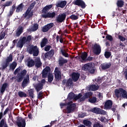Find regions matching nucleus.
I'll return each instance as SVG.
<instances>
[{
    "mask_svg": "<svg viewBox=\"0 0 127 127\" xmlns=\"http://www.w3.org/2000/svg\"><path fill=\"white\" fill-rule=\"evenodd\" d=\"M115 94L118 99H119V98H121V99H127V91L123 88L115 89Z\"/></svg>",
    "mask_w": 127,
    "mask_h": 127,
    "instance_id": "f257e3e1",
    "label": "nucleus"
},
{
    "mask_svg": "<svg viewBox=\"0 0 127 127\" xmlns=\"http://www.w3.org/2000/svg\"><path fill=\"white\" fill-rule=\"evenodd\" d=\"M35 4H36V1H34L30 5V6L27 9L25 14L23 15L24 18H26V17H27V19H29L30 17H32V16H33V12H30V11H31V9H33V8L34 7Z\"/></svg>",
    "mask_w": 127,
    "mask_h": 127,
    "instance_id": "f03ea898",
    "label": "nucleus"
},
{
    "mask_svg": "<svg viewBox=\"0 0 127 127\" xmlns=\"http://www.w3.org/2000/svg\"><path fill=\"white\" fill-rule=\"evenodd\" d=\"M82 69L83 71H87L90 74H94L95 72H96V69L94 68V67H93L92 63L85 64L83 66H82Z\"/></svg>",
    "mask_w": 127,
    "mask_h": 127,
    "instance_id": "7ed1b4c3",
    "label": "nucleus"
},
{
    "mask_svg": "<svg viewBox=\"0 0 127 127\" xmlns=\"http://www.w3.org/2000/svg\"><path fill=\"white\" fill-rule=\"evenodd\" d=\"M29 54H33V56H38L39 49L37 46H32L28 50Z\"/></svg>",
    "mask_w": 127,
    "mask_h": 127,
    "instance_id": "20e7f679",
    "label": "nucleus"
},
{
    "mask_svg": "<svg viewBox=\"0 0 127 127\" xmlns=\"http://www.w3.org/2000/svg\"><path fill=\"white\" fill-rule=\"evenodd\" d=\"M76 104L72 103L71 102H68L67 103V105L66 107V113L67 114H71V113H73L74 111H75V109H76Z\"/></svg>",
    "mask_w": 127,
    "mask_h": 127,
    "instance_id": "39448f33",
    "label": "nucleus"
},
{
    "mask_svg": "<svg viewBox=\"0 0 127 127\" xmlns=\"http://www.w3.org/2000/svg\"><path fill=\"white\" fill-rule=\"evenodd\" d=\"M27 73V71H26V69H24L22 70L20 73H18L16 79L17 82H18V83H20V82H22V80H23V78H24V76L26 75Z\"/></svg>",
    "mask_w": 127,
    "mask_h": 127,
    "instance_id": "423d86ee",
    "label": "nucleus"
},
{
    "mask_svg": "<svg viewBox=\"0 0 127 127\" xmlns=\"http://www.w3.org/2000/svg\"><path fill=\"white\" fill-rule=\"evenodd\" d=\"M92 49L93 51V53L95 55H100L102 51V48L101 46L98 44H95L92 47Z\"/></svg>",
    "mask_w": 127,
    "mask_h": 127,
    "instance_id": "0eeeda50",
    "label": "nucleus"
},
{
    "mask_svg": "<svg viewBox=\"0 0 127 127\" xmlns=\"http://www.w3.org/2000/svg\"><path fill=\"white\" fill-rule=\"evenodd\" d=\"M66 13L64 12L62 14H60L56 18V20L58 23H62L64 21H65L66 19Z\"/></svg>",
    "mask_w": 127,
    "mask_h": 127,
    "instance_id": "6e6552de",
    "label": "nucleus"
},
{
    "mask_svg": "<svg viewBox=\"0 0 127 127\" xmlns=\"http://www.w3.org/2000/svg\"><path fill=\"white\" fill-rule=\"evenodd\" d=\"M55 79L57 82H59L61 80V71L60 69L56 67L55 69Z\"/></svg>",
    "mask_w": 127,
    "mask_h": 127,
    "instance_id": "1a4fd4ad",
    "label": "nucleus"
},
{
    "mask_svg": "<svg viewBox=\"0 0 127 127\" xmlns=\"http://www.w3.org/2000/svg\"><path fill=\"white\" fill-rule=\"evenodd\" d=\"M16 124L17 127H25V126H26V123L25 122V119H24L21 117H19L17 119Z\"/></svg>",
    "mask_w": 127,
    "mask_h": 127,
    "instance_id": "9d476101",
    "label": "nucleus"
},
{
    "mask_svg": "<svg viewBox=\"0 0 127 127\" xmlns=\"http://www.w3.org/2000/svg\"><path fill=\"white\" fill-rule=\"evenodd\" d=\"M12 61V55H9V57L6 59L5 63L2 65V70H4L9 65V63Z\"/></svg>",
    "mask_w": 127,
    "mask_h": 127,
    "instance_id": "9b49d317",
    "label": "nucleus"
},
{
    "mask_svg": "<svg viewBox=\"0 0 127 127\" xmlns=\"http://www.w3.org/2000/svg\"><path fill=\"white\" fill-rule=\"evenodd\" d=\"M91 112L94 114H96V115H103L105 113V110L97 107H94L91 109Z\"/></svg>",
    "mask_w": 127,
    "mask_h": 127,
    "instance_id": "f8f14e48",
    "label": "nucleus"
},
{
    "mask_svg": "<svg viewBox=\"0 0 127 127\" xmlns=\"http://www.w3.org/2000/svg\"><path fill=\"white\" fill-rule=\"evenodd\" d=\"M112 107H113V101L111 100H108L105 102V110H111V109H112Z\"/></svg>",
    "mask_w": 127,
    "mask_h": 127,
    "instance_id": "ddd939ff",
    "label": "nucleus"
},
{
    "mask_svg": "<svg viewBox=\"0 0 127 127\" xmlns=\"http://www.w3.org/2000/svg\"><path fill=\"white\" fill-rule=\"evenodd\" d=\"M53 26H54V23H53L48 24L43 27L42 31H43V32H47V31H48L50 29H51Z\"/></svg>",
    "mask_w": 127,
    "mask_h": 127,
    "instance_id": "4468645a",
    "label": "nucleus"
},
{
    "mask_svg": "<svg viewBox=\"0 0 127 127\" xmlns=\"http://www.w3.org/2000/svg\"><path fill=\"white\" fill-rule=\"evenodd\" d=\"M74 5H78L81 6V8H85L86 7V4L85 2L82 0H76L74 2Z\"/></svg>",
    "mask_w": 127,
    "mask_h": 127,
    "instance_id": "2eb2a0df",
    "label": "nucleus"
},
{
    "mask_svg": "<svg viewBox=\"0 0 127 127\" xmlns=\"http://www.w3.org/2000/svg\"><path fill=\"white\" fill-rule=\"evenodd\" d=\"M25 40H26V37H23L22 38L20 39L17 44V47L22 48L24 44H25Z\"/></svg>",
    "mask_w": 127,
    "mask_h": 127,
    "instance_id": "dca6fc26",
    "label": "nucleus"
},
{
    "mask_svg": "<svg viewBox=\"0 0 127 127\" xmlns=\"http://www.w3.org/2000/svg\"><path fill=\"white\" fill-rule=\"evenodd\" d=\"M51 71V68L49 66H46L45 68L43 70L42 77L43 78H46L49 72Z\"/></svg>",
    "mask_w": 127,
    "mask_h": 127,
    "instance_id": "f3484780",
    "label": "nucleus"
},
{
    "mask_svg": "<svg viewBox=\"0 0 127 127\" xmlns=\"http://www.w3.org/2000/svg\"><path fill=\"white\" fill-rule=\"evenodd\" d=\"M55 15H56L55 12H53L52 13L48 12L46 14L42 15V17L43 18H53V17H55Z\"/></svg>",
    "mask_w": 127,
    "mask_h": 127,
    "instance_id": "a211bd4d",
    "label": "nucleus"
},
{
    "mask_svg": "<svg viewBox=\"0 0 127 127\" xmlns=\"http://www.w3.org/2000/svg\"><path fill=\"white\" fill-rule=\"evenodd\" d=\"M80 78V73L77 72H72L71 74V79L73 82H77Z\"/></svg>",
    "mask_w": 127,
    "mask_h": 127,
    "instance_id": "6ab92c4d",
    "label": "nucleus"
},
{
    "mask_svg": "<svg viewBox=\"0 0 127 127\" xmlns=\"http://www.w3.org/2000/svg\"><path fill=\"white\" fill-rule=\"evenodd\" d=\"M52 6H53L52 4L47 5L45 6L42 10V13H44V14H47L48 11L50 10L51 8H52Z\"/></svg>",
    "mask_w": 127,
    "mask_h": 127,
    "instance_id": "aec40b11",
    "label": "nucleus"
},
{
    "mask_svg": "<svg viewBox=\"0 0 127 127\" xmlns=\"http://www.w3.org/2000/svg\"><path fill=\"white\" fill-rule=\"evenodd\" d=\"M29 75H27L26 78H25L21 84V86L23 88H25L27 86V84L29 83Z\"/></svg>",
    "mask_w": 127,
    "mask_h": 127,
    "instance_id": "412c9836",
    "label": "nucleus"
},
{
    "mask_svg": "<svg viewBox=\"0 0 127 127\" xmlns=\"http://www.w3.org/2000/svg\"><path fill=\"white\" fill-rule=\"evenodd\" d=\"M35 66L36 68H40V67L42 66V63L40 58H37L35 59Z\"/></svg>",
    "mask_w": 127,
    "mask_h": 127,
    "instance_id": "4be33fe9",
    "label": "nucleus"
},
{
    "mask_svg": "<svg viewBox=\"0 0 127 127\" xmlns=\"http://www.w3.org/2000/svg\"><path fill=\"white\" fill-rule=\"evenodd\" d=\"M68 62V60L63 58L61 57L59 60V64L60 67L64 66V64H66Z\"/></svg>",
    "mask_w": 127,
    "mask_h": 127,
    "instance_id": "5701e85b",
    "label": "nucleus"
},
{
    "mask_svg": "<svg viewBox=\"0 0 127 127\" xmlns=\"http://www.w3.org/2000/svg\"><path fill=\"white\" fill-rule=\"evenodd\" d=\"M111 66L112 63H105L101 64V68L102 69V70H107V69H109V68H110Z\"/></svg>",
    "mask_w": 127,
    "mask_h": 127,
    "instance_id": "b1692460",
    "label": "nucleus"
},
{
    "mask_svg": "<svg viewBox=\"0 0 127 127\" xmlns=\"http://www.w3.org/2000/svg\"><path fill=\"white\" fill-rule=\"evenodd\" d=\"M54 56V50H51L50 51L47 52L45 54V58H48L50 57V58H52Z\"/></svg>",
    "mask_w": 127,
    "mask_h": 127,
    "instance_id": "393cba45",
    "label": "nucleus"
},
{
    "mask_svg": "<svg viewBox=\"0 0 127 127\" xmlns=\"http://www.w3.org/2000/svg\"><path fill=\"white\" fill-rule=\"evenodd\" d=\"M36 91L37 92H40L43 89V84H42L41 83H37L34 86Z\"/></svg>",
    "mask_w": 127,
    "mask_h": 127,
    "instance_id": "a878e982",
    "label": "nucleus"
},
{
    "mask_svg": "<svg viewBox=\"0 0 127 127\" xmlns=\"http://www.w3.org/2000/svg\"><path fill=\"white\" fill-rule=\"evenodd\" d=\"M23 32V27L22 26L18 27V28L16 30L15 35L17 37H19V36H20V35Z\"/></svg>",
    "mask_w": 127,
    "mask_h": 127,
    "instance_id": "bb28decb",
    "label": "nucleus"
},
{
    "mask_svg": "<svg viewBox=\"0 0 127 127\" xmlns=\"http://www.w3.org/2000/svg\"><path fill=\"white\" fill-rule=\"evenodd\" d=\"M28 97L30 99L34 98V89L32 88L28 90Z\"/></svg>",
    "mask_w": 127,
    "mask_h": 127,
    "instance_id": "cd10ccee",
    "label": "nucleus"
},
{
    "mask_svg": "<svg viewBox=\"0 0 127 127\" xmlns=\"http://www.w3.org/2000/svg\"><path fill=\"white\" fill-rule=\"evenodd\" d=\"M99 87L98 85V84H97V85L91 84V85L89 86L90 91H98V90H99Z\"/></svg>",
    "mask_w": 127,
    "mask_h": 127,
    "instance_id": "c85d7f7f",
    "label": "nucleus"
},
{
    "mask_svg": "<svg viewBox=\"0 0 127 127\" xmlns=\"http://www.w3.org/2000/svg\"><path fill=\"white\" fill-rule=\"evenodd\" d=\"M87 58H88V53L86 52L82 53L80 56V59L82 61H87Z\"/></svg>",
    "mask_w": 127,
    "mask_h": 127,
    "instance_id": "c756f323",
    "label": "nucleus"
},
{
    "mask_svg": "<svg viewBox=\"0 0 127 127\" xmlns=\"http://www.w3.org/2000/svg\"><path fill=\"white\" fill-rule=\"evenodd\" d=\"M79 16H82V15H80L78 13H76V15L75 14H72L69 16V18L72 20H77L79 18Z\"/></svg>",
    "mask_w": 127,
    "mask_h": 127,
    "instance_id": "7c9ffc66",
    "label": "nucleus"
},
{
    "mask_svg": "<svg viewBox=\"0 0 127 127\" xmlns=\"http://www.w3.org/2000/svg\"><path fill=\"white\" fill-rule=\"evenodd\" d=\"M35 64V61L33 59H28L27 60V66L28 67H33Z\"/></svg>",
    "mask_w": 127,
    "mask_h": 127,
    "instance_id": "2f4dec72",
    "label": "nucleus"
},
{
    "mask_svg": "<svg viewBox=\"0 0 127 127\" xmlns=\"http://www.w3.org/2000/svg\"><path fill=\"white\" fill-rule=\"evenodd\" d=\"M66 4H67V1H66L65 0L61 1V2L58 3L57 6L58 7H61V8H63L65 7V5H66Z\"/></svg>",
    "mask_w": 127,
    "mask_h": 127,
    "instance_id": "473e14b6",
    "label": "nucleus"
},
{
    "mask_svg": "<svg viewBox=\"0 0 127 127\" xmlns=\"http://www.w3.org/2000/svg\"><path fill=\"white\" fill-rule=\"evenodd\" d=\"M83 126L85 127H92V122L89 120H84L83 121Z\"/></svg>",
    "mask_w": 127,
    "mask_h": 127,
    "instance_id": "72a5a7b5",
    "label": "nucleus"
},
{
    "mask_svg": "<svg viewBox=\"0 0 127 127\" xmlns=\"http://www.w3.org/2000/svg\"><path fill=\"white\" fill-rule=\"evenodd\" d=\"M47 42H48V39L44 38L41 42L40 44L41 48H43V47H45L46 44H47Z\"/></svg>",
    "mask_w": 127,
    "mask_h": 127,
    "instance_id": "f704fd0d",
    "label": "nucleus"
},
{
    "mask_svg": "<svg viewBox=\"0 0 127 127\" xmlns=\"http://www.w3.org/2000/svg\"><path fill=\"white\" fill-rule=\"evenodd\" d=\"M16 66H17V63L15 62H13L11 64H10L9 69L12 70L13 71L15 68H16Z\"/></svg>",
    "mask_w": 127,
    "mask_h": 127,
    "instance_id": "c9c22d12",
    "label": "nucleus"
},
{
    "mask_svg": "<svg viewBox=\"0 0 127 127\" xmlns=\"http://www.w3.org/2000/svg\"><path fill=\"white\" fill-rule=\"evenodd\" d=\"M66 86V87H71V86H74V83H73L72 78H69L67 80Z\"/></svg>",
    "mask_w": 127,
    "mask_h": 127,
    "instance_id": "e433bc0d",
    "label": "nucleus"
},
{
    "mask_svg": "<svg viewBox=\"0 0 127 127\" xmlns=\"http://www.w3.org/2000/svg\"><path fill=\"white\" fill-rule=\"evenodd\" d=\"M7 86H8V84L6 82H5L2 84L0 90L1 93H4L5 91V89L7 88Z\"/></svg>",
    "mask_w": 127,
    "mask_h": 127,
    "instance_id": "4c0bfd02",
    "label": "nucleus"
},
{
    "mask_svg": "<svg viewBox=\"0 0 127 127\" xmlns=\"http://www.w3.org/2000/svg\"><path fill=\"white\" fill-rule=\"evenodd\" d=\"M60 52L62 54L63 56H64V57L66 58L69 57V54L66 53V51L65 50V49L61 48L60 49Z\"/></svg>",
    "mask_w": 127,
    "mask_h": 127,
    "instance_id": "58836bf2",
    "label": "nucleus"
},
{
    "mask_svg": "<svg viewBox=\"0 0 127 127\" xmlns=\"http://www.w3.org/2000/svg\"><path fill=\"white\" fill-rule=\"evenodd\" d=\"M18 95L20 98H26V97H27V94L24 93V92L21 91L18 92Z\"/></svg>",
    "mask_w": 127,
    "mask_h": 127,
    "instance_id": "ea45409f",
    "label": "nucleus"
},
{
    "mask_svg": "<svg viewBox=\"0 0 127 127\" xmlns=\"http://www.w3.org/2000/svg\"><path fill=\"white\" fill-rule=\"evenodd\" d=\"M118 7H123L124 4H125V2L123 0H118L117 2Z\"/></svg>",
    "mask_w": 127,
    "mask_h": 127,
    "instance_id": "a19ab883",
    "label": "nucleus"
},
{
    "mask_svg": "<svg viewBox=\"0 0 127 127\" xmlns=\"http://www.w3.org/2000/svg\"><path fill=\"white\" fill-rule=\"evenodd\" d=\"M0 127H7V124L4 119H1L0 122Z\"/></svg>",
    "mask_w": 127,
    "mask_h": 127,
    "instance_id": "79ce46f5",
    "label": "nucleus"
},
{
    "mask_svg": "<svg viewBox=\"0 0 127 127\" xmlns=\"http://www.w3.org/2000/svg\"><path fill=\"white\" fill-rule=\"evenodd\" d=\"M39 26V25H38V24L37 23L34 24L33 26V27L30 29V31H33V32L36 31V30L38 29Z\"/></svg>",
    "mask_w": 127,
    "mask_h": 127,
    "instance_id": "37998d69",
    "label": "nucleus"
},
{
    "mask_svg": "<svg viewBox=\"0 0 127 127\" xmlns=\"http://www.w3.org/2000/svg\"><path fill=\"white\" fill-rule=\"evenodd\" d=\"M53 79H54L53 75L51 73H49L48 75V82H49V83H52Z\"/></svg>",
    "mask_w": 127,
    "mask_h": 127,
    "instance_id": "c03bdc74",
    "label": "nucleus"
},
{
    "mask_svg": "<svg viewBox=\"0 0 127 127\" xmlns=\"http://www.w3.org/2000/svg\"><path fill=\"white\" fill-rule=\"evenodd\" d=\"M22 8H23V4L21 3L19 4L18 5V7L16 8V12H19L20 11H22Z\"/></svg>",
    "mask_w": 127,
    "mask_h": 127,
    "instance_id": "a18cd8bd",
    "label": "nucleus"
},
{
    "mask_svg": "<svg viewBox=\"0 0 127 127\" xmlns=\"http://www.w3.org/2000/svg\"><path fill=\"white\" fill-rule=\"evenodd\" d=\"M75 97V94L73 92H70L68 94L67 96V99L69 100V101H70V100H74V98Z\"/></svg>",
    "mask_w": 127,
    "mask_h": 127,
    "instance_id": "49530a36",
    "label": "nucleus"
},
{
    "mask_svg": "<svg viewBox=\"0 0 127 127\" xmlns=\"http://www.w3.org/2000/svg\"><path fill=\"white\" fill-rule=\"evenodd\" d=\"M88 101L89 103H91V104H95V103H97V98L96 97H93L89 98Z\"/></svg>",
    "mask_w": 127,
    "mask_h": 127,
    "instance_id": "de8ad7c7",
    "label": "nucleus"
},
{
    "mask_svg": "<svg viewBox=\"0 0 127 127\" xmlns=\"http://www.w3.org/2000/svg\"><path fill=\"white\" fill-rule=\"evenodd\" d=\"M111 55L112 53H111V52L106 51L105 52L104 56L107 59H109V58L111 57Z\"/></svg>",
    "mask_w": 127,
    "mask_h": 127,
    "instance_id": "09e8293b",
    "label": "nucleus"
},
{
    "mask_svg": "<svg viewBox=\"0 0 127 127\" xmlns=\"http://www.w3.org/2000/svg\"><path fill=\"white\" fill-rule=\"evenodd\" d=\"M118 39H119L120 42L121 41L124 42V41H126V40H127V39L125 37H124V36L121 35H118Z\"/></svg>",
    "mask_w": 127,
    "mask_h": 127,
    "instance_id": "8fccbe9b",
    "label": "nucleus"
},
{
    "mask_svg": "<svg viewBox=\"0 0 127 127\" xmlns=\"http://www.w3.org/2000/svg\"><path fill=\"white\" fill-rule=\"evenodd\" d=\"M92 92H87L85 93L84 97H85V99H89V98H90V96H92Z\"/></svg>",
    "mask_w": 127,
    "mask_h": 127,
    "instance_id": "3c124183",
    "label": "nucleus"
},
{
    "mask_svg": "<svg viewBox=\"0 0 127 127\" xmlns=\"http://www.w3.org/2000/svg\"><path fill=\"white\" fill-rule=\"evenodd\" d=\"M106 38L107 40H109L111 42H112V41H113L114 40V38H113V36H112L109 34L107 35Z\"/></svg>",
    "mask_w": 127,
    "mask_h": 127,
    "instance_id": "603ef678",
    "label": "nucleus"
},
{
    "mask_svg": "<svg viewBox=\"0 0 127 127\" xmlns=\"http://www.w3.org/2000/svg\"><path fill=\"white\" fill-rule=\"evenodd\" d=\"M95 80L98 84H101V83H102V81H103V79L101 77H98V78H95Z\"/></svg>",
    "mask_w": 127,
    "mask_h": 127,
    "instance_id": "864d4df0",
    "label": "nucleus"
},
{
    "mask_svg": "<svg viewBox=\"0 0 127 127\" xmlns=\"http://www.w3.org/2000/svg\"><path fill=\"white\" fill-rule=\"evenodd\" d=\"M43 92H42V91H40V92H39L38 96H37V98L38 99H43Z\"/></svg>",
    "mask_w": 127,
    "mask_h": 127,
    "instance_id": "5fc2aeb1",
    "label": "nucleus"
},
{
    "mask_svg": "<svg viewBox=\"0 0 127 127\" xmlns=\"http://www.w3.org/2000/svg\"><path fill=\"white\" fill-rule=\"evenodd\" d=\"M82 97V94L81 93L78 94V95L74 94V97L73 100H79Z\"/></svg>",
    "mask_w": 127,
    "mask_h": 127,
    "instance_id": "6e6d98bb",
    "label": "nucleus"
},
{
    "mask_svg": "<svg viewBox=\"0 0 127 127\" xmlns=\"http://www.w3.org/2000/svg\"><path fill=\"white\" fill-rule=\"evenodd\" d=\"M5 36V32H2L0 35V40H2V39H3V38H4Z\"/></svg>",
    "mask_w": 127,
    "mask_h": 127,
    "instance_id": "4d7b16f0",
    "label": "nucleus"
},
{
    "mask_svg": "<svg viewBox=\"0 0 127 127\" xmlns=\"http://www.w3.org/2000/svg\"><path fill=\"white\" fill-rule=\"evenodd\" d=\"M60 43L63 44L64 45L65 44V43L64 42V38H63L62 35L60 36Z\"/></svg>",
    "mask_w": 127,
    "mask_h": 127,
    "instance_id": "13d9d810",
    "label": "nucleus"
},
{
    "mask_svg": "<svg viewBox=\"0 0 127 127\" xmlns=\"http://www.w3.org/2000/svg\"><path fill=\"white\" fill-rule=\"evenodd\" d=\"M31 39H32V37H31L30 35H29L27 37V38H26L25 42H29L31 41Z\"/></svg>",
    "mask_w": 127,
    "mask_h": 127,
    "instance_id": "bf43d9fd",
    "label": "nucleus"
},
{
    "mask_svg": "<svg viewBox=\"0 0 127 127\" xmlns=\"http://www.w3.org/2000/svg\"><path fill=\"white\" fill-rule=\"evenodd\" d=\"M93 127H104V126L99 123H97L94 124Z\"/></svg>",
    "mask_w": 127,
    "mask_h": 127,
    "instance_id": "052dcab7",
    "label": "nucleus"
},
{
    "mask_svg": "<svg viewBox=\"0 0 127 127\" xmlns=\"http://www.w3.org/2000/svg\"><path fill=\"white\" fill-rule=\"evenodd\" d=\"M12 4V1H7L5 2V6H10V5Z\"/></svg>",
    "mask_w": 127,
    "mask_h": 127,
    "instance_id": "680f3d73",
    "label": "nucleus"
},
{
    "mask_svg": "<svg viewBox=\"0 0 127 127\" xmlns=\"http://www.w3.org/2000/svg\"><path fill=\"white\" fill-rule=\"evenodd\" d=\"M21 69V67L20 66H19L18 68H17L14 72V75H16V74H17V73H18V72L20 71Z\"/></svg>",
    "mask_w": 127,
    "mask_h": 127,
    "instance_id": "e2e57ef3",
    "label": "nucleus"
},
{
    "mask_svg": "<svg viewBox=\"0 0 127 127\" xmlns=\"http://www.w3.org/2000/svg\"><path fill=\"white\" fill-rule=\"evenodd\" d=\"M50 48H51V46L48 45L45 47V51H46L47 52H48L49 50H50Z\"/></svg>",
    "mask_w": 127,
    "mask_h": 127,
    "instance_id": "0e129e2a",
    "label": "nucleus"
},
{
    "mask_svg": "<svg viewBox=\"0 0 127 127\" xmlns=\"http://www.w3.org/2000/svg\"><path fill=\"white\" fill-rule=\"evenodd\" d=\"M111 110H112V111L115 113V112H116V110H117V105L116 106H113L112 107V108L111 109Z\"/></svg>",
    "mask_w": 127,
    "mask_h": 127,
    "instance_id": "69168bd1",
    "label": "nucleus"
},
{
    "mask_svg": "<svg viewBox=\"0 0 127 127\" xmlns=\"http://www.w3.org/2000/svg\"><path fill=\"white\" fill-rule=\"evenodd\" d=\"M8 112H9V108H8V107L6 108V109L4 110L3 114V116H5V115L7 114Z\"/></svg>",
    "mask_w": 127,
    "mask_h": 127,
    "instance_id": "338daca9",
    "label": "nucleus"
},
{
    "mask_svg": "<svg viewBox=\"0 0 127 127\" xmlns=\"http://www.w3.org/2000/svg\"><path fill=\"white\" fill-rule=\"evenodd\" d=\"M15 9H16L15 4H13V5L12 6L11 8L10 9V10L14 12V11H15Z\"/></svg>",
    "mask_w": 127,
    "mask_h": 127,
    "instance_id": "774afa93",
    "label": "nucleus"
}]
</instances>
